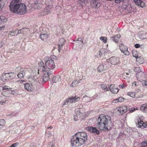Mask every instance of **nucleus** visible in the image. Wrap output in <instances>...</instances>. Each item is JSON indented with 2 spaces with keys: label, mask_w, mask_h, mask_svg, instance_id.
<instances>
[{
  "label": "nucleus",
  "mask_w": 147,
  "mask_h": 147,
  "mask_svg": "<svg viewBox=\"0 0 147 147\" xmlns=\"http://www.w3.org/2000/svg\"><path fill=\"white\" fill-rule=\"evenodd\" d=\"M111 119L109 116L100 115L97 120V127L100 130L105 131L111 130L113 126Z\"/></svg>",
  "instance_id": "obj_1"
},
{
  "label": "nucleus",
  "mask_w": 147,
  "mask_h": 147,
  "mask_svg": "<svg viewBox=\"0 0 147 147\" xmlns=\"http://www.w3.org/2000/svg\"><path fill=\"white\" fill-rule=\"evenodd\" d=\"M87 135L84 132L76 133L73 136L71 140V143L72 146L78 147L83 145L87 140Z\"/></svg>",
  "instance_id": "obj_2"
},
{
  "label": "nucleus",
  "mask_w": 147,
  "mask_h": 147,
  "mask_svg": "<svg viewBox=\"0 0 147 147\" xmlns=\"http://www.w3.org/2000/svg\"><path fill=\"white\" fill-rule=\"evenodd\" d=\"M12 9L14 12L20 15H24L27 12L26 5L23 3H18V5H16L11 9Z\"/></svg>",
  "instance_id": "obj_3"
},
{
  "label": "nucleus",
  "mask_w": 147,
  "mask_h": 147,
  "mask_svg": "<svg viewBox=\"0 0 147 147\" xmlns=\"http://www.w3.org/2000/svg\"><path fill=\"white\" fill-rule=\"evenodd\" d=\"M52 57L57 58L55 56H51L45 62L46 66L48 69H54L55 67V63L54 61L52 59Z\"/></svg>",
  "instance_id": "obj_4"
},
{
  "label": "nucleus",
  "mask_w": 147,
  "mask_h": 147,
  "mask_svg": "<svg viewBox=\"0 0 147 147\" xmlns=\"http://www.w3.org/2000/svg\"><path fill=\"white\" fill-rule=\"evenodd\" d=\"M15 77L13 73H10L3 74L1 77L2 80L3 82H6L13 79Z\"/></svg>",
  "instance_id": "obj_5"
},
{
  "label": "nucleus",
  "mask_w": 147,
  "mask_h": 147,
  "mask_svg": "<svg viewBox=\"0 0 147 147\" xmlns=\"http://www.w3.org/2000/svg\"><path fill=\"white\" fill-rule=\"evenodd\" d=\"M107 61L111 64L115 65L119 62V59L117 57H113L107 60Z\"/></svg>",
  "instance_id": "obj_6"
},
{
  "label": "nucleus",
  "mask_w": 147,
  "mask_h": 147,
  "mask_svg": "<svg viewBox=\"0 0 147 147\" xmlns=\"http://www.w3.org/2000/svg\"><path fill=\"white\" fill-rule=\"evenodd\" d=\"M127 107L125 106L119 107L117 110V113L119 115H121L127 111Z\"/></svg>",
  "instance_id": "obj_7"
},
{
  "label": "nucleus",
  "mask_w": 147,
  "mask_h": 147,
  "mask_svg": "<svg viewBox=\"0 0 147 147\" xmlns=\"http://www.w3.org/2000/svg\"><path fill=\"white\" fill-rule=\"evenodd\" d=\"M120 49L121 51L125 55H128L129 54V52L128 51L127 48L123 44H121L119 46Z\"/></svg>",
  "instance_id": "obj_8"
},
{
  "label": "nucleus",
  "mask_w": 147,
  "mask_h": 147,
  "mask_svg": "<svg viewBox=\"0 0 147 147\" xmlns=\"http://www.w3.org/2000/svg\"><path fill=\"white\" fill-rule=\"evenodd\" d=\"M52 74L51 71L49 70L48 72H45L44 73V75L42 77L43 82H46L49 79V76Z\"/></svg>",
  "instance_id": "obj_9"
},
{
  "label": "nucleus",
  "mask_w": 147,
  "mask_h": 147,
  "mask_svg": "<svg viewBox=\"0 0 147 147\" xmlns=\"http://www.w3.org/2000/svg\"><path fill=\"white\" fill-rule=\"evenodd\" d=\"M86 129L89 131L97 135L99 133V131L96 127L92 126H88L86 127Z\"/></svg>",
  "instance_id": "obj_10"
},
{
  "label": "nucleus",
  "mask_w": 147,
  "mask_h": 147,
  "mask_svg": "<svg viewBox=\"0 0 147 147\" xmlns=\"http://www.w3.org/2000/svg\"><path fill=\"white\" fill-rule=\"evenodd\" d=\"M109 90L113 93L116 94L119 91V89L115 86V85L111 84L110 87H109Z\"/></svg>",
  "instance_id": "obj_11"
},
{
  "label": "nucleus",
  "mask_w": 147,
  "mask_h": 147,
  "mask_svg": "<svg viewBox=\"0 0 147 147\" xmlns=\"http://www.w3.org/2000/svg\"><path fill=\"white\" fill-rule=\"evenodd\" d=\"M32 80L33 81H34L36 83H38L39 84L42 83L43 81L42 77V76H39L38 77L37 76H35Z\"/></svg>",
  "instance_id": "obj_12"
},
{
  "label": "nucleus",
  "mask_w": 147,
  "mask_h": 147,
  "mask_svg": "<svg viewBox=\"0 0 147 147\" xmlns=\"http://www.w3.org/2000/svg\"><path fill=\"white\" fill-rule=\"evenodd\" d=\"M136 76L138 79L140 80H143L144 79L145 77V74L142 71L138 72L136 75Z\"/></svg>",
  "instance_id": "obj_13"
},
{
  "label": "nucleus",
  "mask_w": 147,
  "mask_h": 147,
  "mask_svg": "<svg viewBox=\"0 0 147 147\" xmlns=\"http://www.w3.org/2000/svg\"><path fill=\"white\" fill-rule=\"evenodd\" d=\"M32 91H36L38 90V88L39 83H36L34 81H33L32 80Z\"/></svg>",
  "instance_id": "obj_14"
},
{
  "label": "nucleus",
  "mask_w": 147,
  "mask_h": 147,
  "mask_svg": "<svg viewBox=\"0 0 147 147\" xmlns=\"http://www.w3.org/2000/svg\"><path fill=\"white\" fill-rule=\"evenodd\" d=\"M138 124L137 125L138 127L144 128L146 127V125L145 123H144L143 121L140 119L138 120Z\"/></svg>",
  "instance_id": "obj_15"
},
{
  "label": "nucleus",
  "mask_w": 147,
  "mask_h": 147,
  "mask_svg": "<svg viewBox=\"0 0 147 147\" xmlns=\"http://www.w3.org/2000/svg\"><path fill=\"white\" fill-rule=\"evenodd\" d=\"M139 38L142 40L147 39V33L144 32H140L138 33Z\"/></svg>",
  "instance_id": "obj_16"
},
{
  "label": "nucleus",
  "mask_w": 147,
  "mask_h": 147,
  "mask_svg": "<svg viewBox=\"0 0 147 147\" xmlns=\"http://www.w3.org/2000/svg\"><path fill=\"white\" fill-rule=\"evenodd\" d=\"M135 4L141 7H144V3L142 0H134Z\"/></svg>",
  "instance_id": "obj_17"
},
{
  "label": "nucleus",
  "mask_w": 147,
  "mask_h": 147,
  "mask_svg": "<svg viewBox=\"0 0 147 147\" xmlns=\"http://www.w3.org/2000/svg\"><path fill=\"white\" fill-rule=\"evenodd\" d=\"M120 37V35L118 34L116 35H115L114 36L110 38L111 40L115 42V43H118V41Z\"/></svg>",
  "instance_id": "obj_18"
},
{
  "label": "nucleus",
  "mask_w": 147,
  "mask_h": 147,
  "mask_svg": "<svg viewBox=\"0 0 147 147\" xmlns=\"http://www.w3.org/2000/svg\"><path fill=\"white\" fill-rule=\"evenodd\" d=\"M69 99V102L71 103L78 102L80 100V98L79 97H76L75 96L74 97H72Z\"/></svg>",
  "instance_id": "obj_19"
},
{
  "label": "nucleus",
  "mask_w": 147,
  "mask_h": 147,
  "mask_svg": "<svg viewBox=\"0 0 147 147\" xmlns=\"http://www.w3.org/2000/svg\"><path fill=\"white\" fill-rule=\"evenodd\" d=\"M21 0H13L10 4L9 7L10 9H11L12 7L16 5H18V3H19V2L21 1Z\"/></svg>",
  "instance_id": "obj_20"
},
{
  "label": "nucleus",
  "mask_w": 147,
  "mask_h": 147,
  "mask_svg": "<svg viewBox=\"0 0 147 147\" xmlns=\"http://www.w3.org/2000/svg\"><path fill=\"white\" fill-rule=\"evenodd\" d=\"M65 41L64 39L63 38H61L60 39L58 42V50L59 52L60 50L62 48V47L63 45V44L65 42Z\"/></svg>",
  "instance_id": "obj_21"
},
{
  "label": "nucleus",
  "mask_w": 147,
  "mask_h": 147,
  "mask_svg": "<svg viewBox=\"0 0 147 147\" xmlns=\"http://www.w3.org/2000/svg\"><path fill=\"white\" fill-rule=\"evenodd\" d=\"M39 67L38 69V71H45L46 70V68L44 66V63L42 62H40L39 63Z\"/></svg>",
  "instance_id": "obj_22"
},
{
  "label": "nucleus",
  "mask_w": 147,
  "mask_h": 147,
  "mask_svg": "<svg viewBox=\"0 0 147 147\" xmlns=\"http://www.w3.org/2000/svg\"><path fill=\"white\" fill-rule=\"evenodd\" d=\"M98 69L100 72H102L107 69L106 65L105 64L104 65H99L98 67Z\"/></svg>",
  "instance_id": "obj_23"
},
{
  "label": "nucleus",
  "mask_w": 147,
  "mask_h": 147,
  "mask_svg": "<svg viewBox=\"0 0 147 147\" xmlns=\"http://www.w3.org/2000/svg\"><path fill=\"white\" fill-rule=\"evenodd\" d=\"M61 79V76L59 75H57L53 78L52 81L53 83H55L60 82Z\"/></svg>",
  "instance_id": "obj_24"
},
{
  "label": "nucleus",
  "mask_w": 147,
  "mask_h": 147,
  "mask_svg": "<svg viewBox=\"0 0 147 147\" xmlns=\"http://www.w3.org/2000/svg\"><path fill=\"white\" fill-rule=\"evenodd\" d=\"M28 71H23L21 73H20L17 74L18 77L20 78H22L25 76V74L28 73Z\"/></svg>",
  "instance_id": "obj_25"
},
{
  "label": "nucleus",
  "mask_w": 147,
  "mask_h": 147,
  "mask_svg": "<svg viewBox=\"0 0 147 147\" xmlns=\"http://www.w3.org/2000/svg\"><path fill=\"white\" fill-rule=\"evenodd\" d=\"M25 89L28 91H32V83H26L24 85Z\"/></svg>",
  "instance_id": "obj_26"
},
{
  "label": "nucleus",
  "mask_w": 147,
  "mask_h": 147,
  "mask_svg": "<svg viewBox=\"0 0 147 147\" xmlns=\"http://www.w3.org/2000/svg\"><path fill=\"white\" fill-rule=\"evenodd\" d=\"M6 97L5 96H0V104L4 105L5 103L6 100Z\"/></svg>",
  "instance_id": "obj_27"
},
{
  "label": "nucleus",
  "mask_w": 147,
  "mask_h": 147,
  "mask_svg": "<svg viewBox=\"0 0 147 147\" xmlns=\"http://www.w3.org/2000/svg\"><path fill=\"white\" fill-rule=\"evenodd\" d=\"M87 0H79V3L81 6H84L87 3Z\"/></svg>",
  "instance_id": "obj_28"
},
{
  "label": "nucleus",
  "mask_w": 147,
  "mask_h": 147,
  "mask_svg": "<svg viewBox=\"0 0 147 147\" xmlns=\"http://www.w3.org/2000/svg\"><path fill=\"white\" fill-rule=\"evenodd\" d=\"M140 109L147 113V104H144L140 108Z\"/></svg>",
  "instance_id": "obj_29"
},
{
  "label": "nucleus",
  "mask_w": 147,
  "mask_h": 147,
  "mask_svg": "<svg viewBox=\"0 0 147 147\" xmlns=\"http://www.w3.org/2000/svg\"><path fill=\"white\" fill-rule=\"evenodd\" d=\"M40 36L42 40L45 41L48 38V35L46 34H43L40 35Z\"/></svg>",
  "instance_id": "obj_30"
},
{
  "label": "nucleus",
  "mask_w": 147,
  "mask_h": 147,
  "mask_svg": "<svg viewBox=\"0 0 147 147\" xmlns=\"http://www.w3.org/2000/svg\"><path fill=\"white\" fill-rule=\"evenodd\" d=\"M29 29L28 28H23L21 29V31L22 32V34H26L29 31Z\"/></svg>",
  "instance_id": "obj_31"
},
{
  "label": "nucleus",
  "mask_w": 147,
  "mask_h": 147,
  "mask_svg": "<svg viewBox=\"0 0 147 147\" xmlns=\"http://www.w3.org/2000/svg\"><path fill=\"white\" fill-rule=\"evenodd\" d=\"M24 70L22 69V68L20 67H17L15 70V72L18 74L21 73Z\"/></svg>",
  "instance_id": "obj_32"
},
{
  "label": "nucleus",
  "mask_w": 147,
  "mask_h": 147,
  "mask_svg": "<svg viewBox=\"0 0 147 147\" xmlns=\"http://www.w3.org/2000/svg\"><path fill=\"white\" fill-rule=\"evenodd\" d=\"M18 31V29H16L13 30L11 31H10L9 33L11 36H16V34L17 33V31Z\"/></svg>",
  "instance_id": "obj_33"
},
{
  "label": "nucleus",
  "mask_w": 147,
  "mask_h": 147,
  "mask_svg": "<svg viewBox=\"0 0 147 147\" xmlns=\"http://www.w3.org/2000/svg\"><path fill=\"white\" fill-rule=\"evenodd\" d=\"M85 113V109L84 108H81L78 109V111L77 114L80 113L84 114Z\"/></svg>",
  "instance_id": "obj_34"
},
{
  "label": "nucleus",
  "mask_w": 147,
  "mask_h": 147,
  "mask_svg": "<svg viewBox=\"0 0 147 147\" xmlns=\"http://www.w3.org/2000/svg\"><path fill=\"white\" fill-rule=\"evenodd\" d=\"M5 92L6 94L7 93H9V94H13V95H15V94H16V92L15 91H13V90H6Z\"/></svg>",
  "instance_id": "obj_35"
},
{
  "label": "nucleus",
  "mask_w": 147,
  "mask_h": 147,
  "mask_svg": "<svg viewBox=\"0 0 147 147\" xmlns=\"http://www.w3.org/2000/svg\"><path fill=\"white\" fill-rule=\"evenodd\" d=\"M96 0H92L91 2V5L92 8H95V7L96 3L97 2Z\"/></svg>",
  "instance_id": "obj_36"
},
{
  "label": "nucleus",
  "mask_w": 147,
  "mask_h": 147,
  "mask_svg": "<svg viewBox=\"0 0 147 147\" xmlns=\"http://www.w3.org/2000/svg\"><path fill=\"white\" fill-rule=\"evenodd\" d=\"M100 39L104 43H106L107 42V38L105 37L101 36L100 37Z\"/></svg>",
  "instance_id": "obj_37"
},
{
  "label": "nucleus",
  "mask_w": 147,
  "mask_h": 147,
  "mask_svg": "<svg viewBox=\"0 0 147 147\" xmlns=\"http://www.w3.org/2000/svg\"><path fill=\"white\" fill-rule=\"evenodd\" d=\"M100 86L102 89L105 90L106 91L108 90V89L107 88L106 84H101Z\"/></svg>",
  "instance_id": "obj_38"
},
{
  "label": "nucleus",
  "mask_w": 147,
  "mask_h": 147,
  "mask_svg": "<svg viewBox=\"0 0 147 147\" xmlns=\"http://www.w3.org/2000/svg\"><path fill=\"white\" fill-rule=\"evenodd\" d=\"M5 123V120L4 119H1L0 120V126H4Z\"/></svg>",
  "instance_id": "obj_39"
},
{
  "label": "nucleus",
  "mask_w": 147,
  "mask_h": 147,
  "mask_svg": "<svg viewBox=\"0 0 147 147\" xmlns=\"http://www.w3.org/2000/svg\"><path fill=\"white\" fill-rule=\"evenodd\" d=\"M136 94V93L135 92H129L127 93V95H129L131 97L133 98L135 97Z\"/></svg>",
  "instance_id": "obj_40"
},
{
  "label": "nucleus",
  "mask_w": 147,
  "mask_h": 147,
  "mask_svg": "<svg viewBox=\"0 0 147 147\" xmlns=\"http://www.w3.org/2000/svg\"><path fill=\"white\" fill-rule=\"evenodd\" d=\"M137 52L136 51H133L132 55L133 56L136 58H138V56L137 55Z\"/></svg>",
  "instance_id": "obj_41"
},
{
  "label": "nucleus",
  "mask_w": 147,
  "mask_h": 147,
  "mask_svg": "<svg viewBox=\"0 0 147 147\" xmlns=\"http://www.w3.org/2000/svg\"><path fill=\"white\" fill-rule=\"evenodd\" d=\"M141 147H147V141H145L142 142Z\"/></svg>",
  "instance_id": "obj_42"
},
{
  "label": "nucleus",
  "mask_w": 147,
  "mask_h": 147,
  "mask_svg": "<svg viewBox=\"0 0 147 147\" xmlns=\"http://www.w3.org/2000/svg\"><path fill=\"white\" fill-rule=\"evenodd\" d=\"M44 11L46 12L45 14H48L50 12L49 8L48 7H47L45 9Z\"/></svg>",
  "instance_id": "obj_43"
},
{
  "label": "nucleus",
  "mask_w": 147,
  "mask_h": 147,
  "mask_svg": "<svg viewBox=\"0 0 147 147\" xmlns=\"http://www.w3.org/2000/svg\"><path fill=\"white\" fill-rule=\"evenodd\" d=\"M2 88L3 90H8L10 89V88L7 86H5L4 87H2Z\"/></svg>",
  "instance_id": "obj_44"
},
{
  "label": "nucleus",
  "mask_w": 147,
  "mask_h": 147,
  "mask_svg": "<svg viewBox=\"0 0 147 147\" xmlns=\"http://www.w3.org/2000/svg\"><path fill=\"white\" fill-rule=\"evenodd\" d=\"M118 101L119 102H122L124 101V98L122 97H120L118 98Z\"/></svg>",
  "instance_id": "obj_45"
},
{
  "label": "nucleus",
  "mask_w": 147,
  "mask_h": 147,
  "mask_svg": "<svg viewBox=\"0 0 147 147\" xmlns=\"http://www.w3.org/2000/svg\"><path fill=\"white\" fill-rule=\"evenodd\" d=\"M18 145L19 143H18L16 142L13 144L11 146H10V147H16L18 146Z\"/></svg>",
  "instance_id": "obj_46"
},
{
  "label": "nucleus",
  "mask_w": 147,
  "mask_h": 147,
  "mask_svg": "<svg viewBox=\"0 0 147 147\" xmlns=\"http://www.w3.org/2000/svg\"><path fill=\"white\" fill-rule=\"evenodd\" d=\"M69 102V99L67 98V99H65V100L64 103L63 104V105H67L68 103Z\"/></svg>",
  "instance_id": "obj_47"
},
{
  "label": "nucleus",
  "mask_w": 147,
  "mask_h": 147,
  "mask_svg": "<svg viewBox=\"0 0 147 147\" xmlns=\"http://www.w3.org/2000/svg\"><path fill=\"white\" fill-rule=\"evenodd\" d=\"M100 3H98L97 1L95 8H98L100 7Z\"/></svg>",
  "instance_id": "obj_48"
},
{
  "label": "nucleus",
  "mask_w": 147,
  "mask_h": 147,
  "mask_svg": "<svg viewBox=\"0 0 147 147\" xmlns=\"http://www.w3.org/2000/svg\"><path fill=\"white\" fill-rule=\"evenodd\" d=\"M2 0H0V11L2 10L3 7V5L2 4Z\"/></svg>",
  "instance_id": "obj_49"
},
{
  "label": "nucleus",
  "mask_w": 147,
  "mask_h": 147,
  "mask_svg": "<svg viewBox=\"0 0 147 147\" xmlns=\"http://www.w3.org/2000/svg\"><path fill=\"white\" fill-rule=\"evenodd\" d=\"M140 68L138 67H136L134 69V71L136 72L140 71Z\"/></svg>",
  "instance_id": "obj_50"
},
{
  "label": "nucleus",
  "mask_w": 147,
  "mask_h": 147,
  "mask_svg": "<svg viewBox=\"0 0 147 147\" xmlns=\"http://www.w3.org/2000/svg\"><path fill=\"white\" fill-rule=\"evenodd\" d=\"M78 116L77 115H74V120L75 121H77L78 120Z\"/></svg>",
  "instance_id": "obj_51"
},
{
  "label": "nucleus",
  "mask_w": 147,
  "mask_h": 147,
  "mask_svg": "<svg viewBox=\"0 0 147 147\" xmlns=\"http://www.w3.org/2000/svg\"><path fill=\"white\" fill-rule=\"evenodd\" d=\"M124 0H115V2L117 3H119L123 1Z\"/></svg>",
  "instance_id": "obj_52"
},
{
  "label": "nucleus",
  "mask_w": 147,
  "mask_h": 147,
  "mask_svg": "<svg viewBox=\"0 0 147 147\" xmlns=\"http://www.w3.org/2000/svg\"><path fill=\"white\" fill-rule=\"evenodd\" d=\"M106 50L105 49H101V50H100V51H99V55L100 56H101L102 55V50Z\"/></svg>",
  "instance_id": "obj_53"
},
{
  "label": "nucleus",
  "mask_w": 147,
  "mask_h": 147,
  "mask_svg": "<svg viewBox=\"0 0 147 147\" xmlns=\"http://www.w3.org/2000/svg\"><path fill=\"white\" fill-rule=\"evenodd\" d=\"M142 84L143 86H147V81H144V82L142 83Z\"/></svg>",
  "instance_id": "obj_54"
},
{
  "label": "nucleus",
  "mask_w": 147,
  "mask_h": 147,
  "mask_svg": "<svg viewBox=\"0 0 147 147\" xmlns=\"http://www.w3.org/2000/svg\"><path fill=\"white\" fill-rule=\"evenodd\" d=\"M77 80H74L73 81L72 83L74 84V86H76V84H77L78 83H77Z\"/></svg>",
  "instance_id": "obj_55"
},
{
  "label": "nucleus",
  "mask_w": 147,
  "mask_h": 147,
  "mask_svg": "<svg viewBox=\"0 0 147 147\" xmlns=\"http://www.w3.org/2000/svg\"><path fill=\"white\" fill-rule=\"evenodd\" d=\"M118 102H119V101L118 100V98H117V99H115L113 101L112 103H116Z\"/></svg>",
  "instance_id": "obj_56"
},
{
  "label": "nucleus",
  "mask_w": 147,
  "mask_h": 147,
  "mask_svg": "<svg viewBox=\"0 0 147 147\" xmlns=\"http://www.w3.org/2000/svg\"><path fill=\"white\" fill-rule=\"evenodd\" d=\"M17 34H16V36L18 34L20 33H22L21 31V30H18V31H17Z\"/></svg>",
  "instance_id": "obj_57"
},
{
  "label": "nucleus",
  "mask_w": 147,
  "mask_h": 147,
  "mask_svg": "<svg viewBox=\"0 0 147 147\" xmlns=\"http://www.w3.org/2000/svg\"><path fill=\"white\" fill-rule=\"evenodd\" d=\"M4 44V42H0V48L2 47Z\"/></svg>",
  "instance_id": "obj_58"
},
{
  "label": "nucleus",
  "mask_w": 147,
  "mask_h": 147,
  "mask_svg": "<svg viewBox=\"0 0 147 147\" xmlns=\"http://www.w3.org/2000/svg\"><path fill=\"white\" fill-rule=\"evenodd\" d=\"M135 47L136 48H138L139 47H140V45L139 44H136L135 45Z\"/></svg>",
  "instance_id": "obj_59"
},
{
  "label": "nucleus",
  "mask_w": 147,
  "mask_h": 147,
  "mask_svg": "<svg viewBox=\"0 0 147 147\" xmlns=\"http://www.w3.org/2000/svg\"><path fill=\"white\" fill-rule=\"evenodd\" d=\"M77 41H81V43L82 44H83V41L82 40V39L81 38H78L77 40Z\"/></svg>",
  "instance_id": "obj_60"
},
{
  "label": "nucleus",
  "mask_w": 147,
  "mask_h": 147,
  "mask_svg": "<svg viewBox=\"0 0 147 147\" xmlns=\"http://www.w3.org/2000/svg\"><path fill=\"white\" fill-rule=\"evenodd\" d=\"M136 82H133L132 83V85L133 86H136Z\"/></svg>",
  "instance_id": "obj_61"
},
{
  "label": "nucleus",
  "mask_w": 147,
  "mask_h": 147,
  "mask_svg": "<svg viewBox=\"0 0 147 147\" xmlns=\"http://www.w3.org/2000/svg\"><path fill=\"white\" fill-rule=\"evenodd\" d=\"M47 131H48V135H50V136H48V137H50L52 135V134L51 133L49 130H48Z\"/></svg>",
  "instance_id": "obj_62"
},
{
  "label": "nucleus",
  "mask_w": 147,
  "mask_h": 147,
  "mask_svg": "<svg viewBox=\"0 0 147 147\" xmlns=\"http://www.w3.org/2000/svg\"><path fill=\"white\" fill-rule=\"evenodd\" d=\"M119 86L120 88H123L124 87V85L123 84L122 85H120Z\"/></svg>",
  "instance_id": "obj_63"
},
{
  "label": "nucleus",
  "mask_w": 147,
  "mask_h": 147,
  "mask_svg": "<svg viewBox=\"0 0 147 147\" xmlns=\"http://www.w3.org/2000/svg\"><path fill=\"white\" fill-rule=\"evenodd\" d=\"M53 128V127H51V126H50V127H48L47 129V131L49 129H51Z\"/></svg>",
  "instance_id": "obj_64"
}]
</instances>
